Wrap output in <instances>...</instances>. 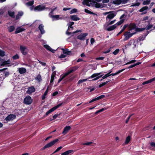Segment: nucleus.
<instances>
[{
  "instance_id": "obj_1",
  "label": "nucleus",
  "mask_w": 155,
  "mask_h": 155,
  "mask_svg": "<svg viewBox=\"0 0 155 155\" xmlns=\"http://www.w3.org/2000/svg\"><path fill=\"white\" fill-rule=\"evenodd\" d=\"M73 27L71 25V26H70V25H69L68 28V29L66 31V34L68 35H73L74 34H76V33L79 32H81L82 31L81 30H77L73 32H70L68 31L70 30V28L73 29Z\"/></svg>"
},
{
  "instance_id": "obj_2",
  "label": "nucleus",
  "mask_w": 155,
  "mask_h": 155,
  "mask_svg": "<svg viewBox=\"0 0 155 155\" xmlns=\"http://www.w3.org/2000/svg\"><path fill=\"white\" fill-rule=\"evenodd\" d=\"M137 43V39H131L129 43V45L131 46L132 48H134L136 47Z\"/></svg>"
},
{
  "instance_id": "obj_3",
  "label": "nucleus",
  "mask_w": 155,
  "mask_h": 155,
  "mask_svg": "<svg viewBox=\"0 0 155 155\" xmlns=\"http://www.w3.org/2000/svg\"><path fill=\"white\" fill-rule=\"evenodd\" d=\"M46 8L45 6L42 5H40L34 8L35 11H38L39 12L44 10Z\"/></svg>"
},
{
  "instance_id": "obj_4",
  "label": "nucleus",
  "mask_w": 155,
  "mask_h": 155,
  "mask_svg": "<svg viewBox=\"0 0 155 155\" xmlns=\"http://www.w3.org/2000/svg\"><path fill=\"white\" fill-rule=\"evenodd\" d=\"M32 100L30 96H27L24 99V102L26 104H30L31 103Z\"/></svg>"
},
{
  "instance_id": "obj_5",
  "label": "nucleus",
  "mask_w": 155,
  "mask_h": 155,
  "mask_svg": "<svg viewBox=\"0 0 155 155\" xmlns=\"http://www.w3.org/2000/svg\"><path fill=\"white\" fill-rule=\"evenodd\" d=\"M20 50L21 53L23 55H26L28 52L27 48L25 46L21 45L20 46Z\"/></svg>"
},
{
  "instance_id": "obj_6",
  "label": "nucleus",
  "mask_w": 155,
  "mask_h": 155,
  "mask_svg": "<svg viewBox=\"0 0 155 155\" xmlns=\"http://www.w3.org/2000/svg\"><path fill=\"white\" fill-rule=\"evenodd\" d=\"M16 118L15 115L13 114H10L7 117L5 120L7 122L12 121Z\"/></svg>"
},
{
  "instance_id": "obj_7",
  "label": "nucleus",
  "mask_w": 155,
  "mask_h": 155,
  "mask_svg": "<svg viewBox=\"0 0 155 155\" xmlns=\"http://www.w3.org/2000/svg\"><path fill=\"white\" fill-rule=\"evenodd\" d=\"M62 104V103L60 104L57 106L54 107L52 108L51 109H50L48 111H47L46 113V116L48 115L50 113H51L52 112L54 111L56 109L58 108L59 107H60L61 106V105Z\"/></svg>"
},
{
  "instance_id": "obj_8",
  "label": "nucleus",
  "mask_w": 155,
  "mask_h": 155,
  "mask_svg": "<svg viewBox=\"0 0 155 155\" xmlns=\"http://www.w3.org/2000/svg\"><path fill=\"white\" fill-rule=\"evenodd\" d=\"M44 47L48 51H51L53 53H54L56 50L53 49L48 45L43 44Z\"/></svg>"
},
{
  "instance_id": "obj_9",
  "label": "nucleus",
  "mask_w": 155,
  "mask_h": 155,
  "mask_svg": "<svg viewBox=\"0 0 155 155\" xmlns=\"http://www.w3.org/2000/svg\"><path fill=\"white\" fill-rule=\"evenodd\" d=\"M35 89L33 86L29 87L28 88V90L26 93L29 94H31L32 93L35 92Z\"/></svg>"
},
{
  "instance_id": "obj_10",
  "label": "nucleus",
  "mask_w": 155,
  "mask_h": 155,
  "mask_svg": "<svg viewBox=\"0 0 155 155\" xmlns=\"http://www.w3.org/2000/svg\"><path fill=\"white\" fill-rule=\"evenodd\" d=\"M115 16V15L114 13H112L109 14L106 17V20L107 21L110 22L111 19H113Z\"/></svg>"
},
{
  "instance_id": "obj_11",
  "label": "nucleus",
  "mask_w": 155,
  "mask_h": 155,
  "mask_svg": "<svg viewBox=\"0 0 155 155\" xmlns=\"http://www.w3.org/2000/svg\"><path fill=\"white\" fill-rule=\"evenodd\" d=\"M135 33H130V31H127L125 32L124 34V35L125 37V39H129Z\"/></svg>"
},
{
  "instance_id": "obj_12",
  "label": "nucleus",
  "mask_w": 155,
  "mask_h": 155,
  "mask_svg": "<svg viewBox=\"0 0 155 155\" xmlns=\"http://www.w3.org/2000/svg\"><path fill=\"white\" fill-rule=\"evenodd\" d=\"M148 7L147 6H145L142 8L140 9L139 11L140 12H142V13L141 14V15H144L146 14L147 13V11H145L146 10L148 9Z\"/></svg>"
},
{
  "instance_id": "obj_13",
  "label": "nucleus",
  "mask_w": 155,
  "mask_h": 155,
  "mask_svg": "<svg viewBox=\"0 0 155 155\" xmlns=\"http://www.w3.org/2000/svg\"><path fill=\"white\" fill-rule=\"evenodd\" d=\"M58 140H59L58 139H56L53 140V141H51L49 143L47 144H46V145L48 148L52 146L56 142H58Z\"/></svg>"
},
{
  "instance_id": "obj_14",
  "label": "nucleus",
  "mask_w": 155,
  "mask_h": 155,
  "mask_svg": "<svg viewBox=\"0 0 155 155\" xmlns=\"http://www.w3.org/2000/svg\"><path fill=\"white\" fill-rule=\"evenodd\" d=\"M44 26L42 24H41L39 25L38 26V29L41 32V34H44L45 32V31L44 29Z\"/></svg>"
},
{
  "instance_id": "obj_15",
  "label": "nucleus",
  "mask_w": 155,
  "mask_h": 155,
  "mask_svg": "<svg viewBox=\"0 0 155 155\" xmlns=\"http://www.w3.org/2000/svg\"><path fill=\"white\" fill-rule=\"evenodd\" d=\"M71 127L70 126H66L64 128L62 134L64 135L66 134L68 131L70 130Z\"/></svg>"
},
{
  "instance_id": "obj_16",
  "label": "nucleus",
  "mask_w": 155,
  "mask_h": 155,
  "mask_svg": "<svg viewBox=\"0 0 155 155\" xmlns=\"http://www.w3.org/2000/svg\"><path fill=\"white\" fill-rule=\"evenodd\" d=\"M92 2L94 3L95 7L96 8H103L104 7L102 5H101L100 3H98L94 1H93Z\"/></svg>"
},
{
  "instance_id": "obj_17",
  "label": "nucleus",
  "mask_w": 155,
  "mask_h": 155,
  "mask_svg": "<svg viewBox=\"0 0 155 155\" xmlns=\"http://www.w3.org/2000/svg\"><path fill=\"white\" fill-rule=\"evenodd\" d=\"M70 18L71 20L74 21H77L79 20L80 18H79L77 17L76 15H74L70 16Z\"/></svg>"
},
{
  "instance_id": "obj_18",
  "label": "nucleus",
  "mask_w": 155,
  "mask_h": 155,
  "mask_svg": "<svg viewBox=\"0 0 155 155\" xmlns=\"http://www.w3.org/2000/svg\"><path fill=\"white\" fill-rule=\"evenodd\" d=\"M25 30V29L22 28H21V27H19L17 28L15 31V34H18L19 33L24 31Z\"/></svg>"
},
{
  "instance_id": "obj_19",
  "label": "nucleus",
  "mask_w": 155,
  "mask_h": 155,
  "mask_svg": "<svg viewBox=\"0 0 155 155\" xmlns=\"http://www.w3.org/2000/svg\"><path fill=\"white\" fill-rule=\"evenodd\" d=\"M88 35L87 33H82L78 36L77 39H84L85 37Z\"/></svg>"
},
{
  "instance_id": "obj_20",
  "label": "nucleus",
  "mask_w": 155,
  "mask_h": 155,
  "mask_svg": "<svg viewBox=\"0 0 155 155\" xmlns=\"http://www.w3.org/2000/svg\"><path fill=\"white\" fill-rule=\"evenodd\" d=\"M18 71L20 74H23L25 73L26 71V69L23 68H19L18 69Z\"/></svg>"
},
{
  "instance_id": "obj_21",
  "label": "nucleus",
  "mask_w": 155,
  "mask_h": 155,
  "mask_svg": "<svg viewBox=\"0 0 155 155\" xmlns=\"http://www.w3.org/2000/svg\"><path fill=\"white\" fill-rule=\"evenodd\" d=\"M10 61L9 60H8L7 61H2V63L0 65V68H1V67L2 66H4L6 64H10Z\"/></svg>"
},
{
  "instance_id": "obj_22",
  "label": "nucleus",
  "mask_w": 155,
  "mask_h": 155,
  "mask_svg": "<svg viewBox=\"0 0 155 155\" xmlns=\"http://www.w3.org/2000/svg\"><path fill=\"white\" fill-rule=\"evenodd\" d=\"M155 81V77L147 81H145L142 84L144 85L146 84H148L152 82L153 81Z\"/></svg>"
},
{
  "instance_id": "obj_23",
  "label": "nucleus",
  "mask_w": 155,
  "mask_h": 155,
  "mask_svg": "<svg viewBox=\"0 0 155 155\" xmlns=\"http://www.w3.org/2000/svg\"><path fill=\"white\" fill-rule=\"evenodd\" d=\"M91 2V0H84L82 2V4L84 5H86L87 6H90L89 2Z\"/></svg>"
},
{
  "instance_id": "obj_24",
  "label": "nucleus",
  "mask_w": 155,
  "mask_h": 155,
  "mask_svg": "<svg viewBox=\"0 0 155 155\" xmlns=\"http://www.w3.org/2000/svg\"><path fill=\"white\" fill-rule=\"evenodd\" d=\"M136 25L135 23H130L129 25V28L130 30L136 29Z\"/></svg>"
},
{
  "instance_id": "obj_25",
  "label": "nucleus",
  "mask_w": 155,
  "mask_h": 155,
  "mask_svg": "<svg viewBox=\"0 0 155 155\" xmlns=\"http://www.w3.org/2000/svg\"><path fill=\"white\" fill-rule=\"evenodd\" d=\"M116 27H116V25L114 24V25H112V26L109 27H108L107 28V30L108 31H111L114 30L115 28H116Z\"/></svg>"
},
{
  "instance_id": "obj_26",
  "label": "nucleus",
  "mask_w": 155,
  "mask_h": 155,
  "mask_svg": "<svg viewBox=\"0 0 155 155\" xmlns=\"http://www.w3.org/2000/svg\"><path fill=\"white\" fill-rule=\"evenodd\" d=\"M78 68V67L77 66H75L72 69H71V70H70L69 71H68V72H67L66 73V74H68V75L70 74L73 71H74L76 70Z\"/></svg>"
},
{
  "instance_id": "obj_27",
  "label": "nucleus",
  "mask_w": 155,
  "mask_h": 155,
  "mask_svg": "<svg viewBox=\"0 0 155 155\" xmlns=\"http://www.w3.org/2000/svg\"><path fill=\"white\" fill-rule=\"evenodd\" d=\"M35 79L38 82H40L42 80L41 75L40 74H38L35 78Z\"/></svg>"
},
{
  "instance_id": "obj_28",
  "label": "nucleus",
  "mask_w": 155,
  "mask_h": 155,
  "mask_svg": "<svg viewBox=\"0 0 155 155\" xmlns=\"http://www.w3.org/2000/svg\"><path fill=\"white\" fill-rule=\"evenodd\" d=\"M116 21V20L114 19L113 21H110V22L107 21L106 22V25L107 26H108L109 25H111L113 24H114L115 22Z\"/></svg>"
},
{
  "instance_id": "obj_29",
  "label": "nucleus",
  "mask_w": 155,
  "mask_h": 155,
  "mask_svg": "<svg viewBox=\"0 0 155 155\" xmlns=\"http://www.w3.org/2000/svg\"><path fill=\"white\" fill-rule=\"evenodd\" d=\"M131 140V137L130 136H128L126 138L125 141L124 143L125 144H127Z\"/></svg>"
},
{
  "instance_id": "obj_30",
  "label": "nucleus",
  "mask_w": 155,
  "mask_h": 155,
  "mask_svg": "<svg viewBox=\"0 0 155 155\" xmlns=\"http://www.w3.org/2000/svg\"><path fill=\"white\" fill-rule=\"evenodd\" d=\"M8 30L9 32H11L15 29V27L14 26H11L8 28Z\"/></svg>"
},
{
  "instance_id": "obj_31",
  "label": "nucleus",
  "mask_w": 155,
  "mask_h": 155,
  "mask_svg": "<svg viewBox=\"0 0 155 155\" xmlns=\"http://www.w3.org/2000/svg\"><path fill=\"white\" fill-rule=\"evenodd\" d=\"M112 3L114 5H119L121 4L120 0H115L113 1Z\"/></svg>"
},
{
  "instance_id": "obj_32",
  "label": "nucleus",
  "mask_w": 155,
  "mask_h": 155,
  "mask_svg": "<svg viewBox=\"0 0 155 155\" xmlns=\"http://www.w3.org/2000/svg\"><path fill=\"white\" fill-rule=\"evenodd\" d=\"M8 14L9 15L13 18H15V12H8Z\"/></svg>"
},
{
  "instance_id": "obj_33",
  "label": "nucleus",
  "mask_w": 155,
  "mask_h": 155,
  "mask_svg": "<svg viewBox=\"0 0 155 155\" xmlns=\"http://www.w3.org/2000/svg\"><path fill=\"white\" fill-rule=\"evenodd\" d=\"M124 19L121 20L119 21L116 24H115V25H116V26L117 27V26H119L122 24L124 22Z\"/></svg>"
},
{
  "instance_id": "obj_34",
  "label": "nucleus",
  "mask_w": 155,
  "mask_h": 155,
  "mask_svg": "<svg viewBox=\"0 0 155 155\" xmlns=\"http://www.w3.org/2000/svg\"><path fill=\"white\" fill-rule=\"evenodd\" d=\"M56 74V71H54L53 72V74H52L51 77L50 83H52L53 82V80H54V77Z\"/></svg>"
},
{
  "instance_id": "obj_35",
  "label": "nucleus",
  "mask_w": 155,
  "mask_h": 155,
  "mask_svg": "<svg viewBox=\"0 0 155 155\" xmlns=\"http://www.w3.org/2000/svg\"><path fill=\"white\" fill-rule=\"evenodd\" d=\"M125 70V69H122L121 70H120L118 71L117 72H116L115 73H112L111 74H110V75H112V76H115L116 75L122 72L123 71H124Z\"/></svg>"
},
{
  "instance_id": "obj_36",
  "label": "nucleus",
  "mask_w": 155,
  "mask_h": 155,
  "mask_svg": "<svg viewBox=\"0 0 155 155\" xmlns=\"http://www.w3.org/2000/svg\"><path fill=\"white\" fill-rule=\"evenodd\" d=\"M84 12H85L87 13L88 14L97 15V14H96L94 13L93 12H91V11L86 9H85Z\"/></svg>"
},
{
  "instance_id": "obj_37",
  "label": "nucleus",
  "mask_w": 155,
  "mask_h": 155,
  "mask_svg": "<svg viewBox=\"0 0 155 155\" xmlns=\"http://www.w3.org/2000/svg\"><path fill=\"white\" fill-rule=\"evenodd\" d=\"M73 152L72 150H69L62 153L61 155H68Z\"/></svg>"
},
{
  "instance_id": "obj_38",
  "label": "nucleus",
  "mask_w": 155,
  "mask_h": 155,
  "mask_svg": "<svg viewBox=\"0 0 155 155\" xmlns=\"http://www.w3.org/2000/svg\"><path fill=\"white\" fill-rule=\"evenodd\" d=\"M141 62H139L137 63H136L134 64L130 65V66H129L128 67V68H133V67H135V66H136L137 65H139V64H141Z\"/></svg>"
},
{
  "instance_id": "obj_39",
  "label": "nucleus",
  "mask_w": 155,
  "mask_h": 155,
  "mask_svg": "<svg viewBox=\"0 0 155 155\" xmlns=\"http://www.w3.org/2000/svg\"><path fill=\"white\" fill-rule=\"evenodd\" d=\"M51 18H55L56 20H58L61 18H59V15H51Z\"/></svg>"
},
{
  "instance_id": "obj_40",
  "label": "nucleus",
  "mask_w": 155,
  "mask_h": 155,
  "mask_svg": "<svg viewBox=\"0 0 155 155\" xmlns=\"http://www.w3.org/2000/svg\"><path fill=\"white\" fill-rule=\"evenodd\" d=\"M145 29V28H136L135 30L136 32L142 31Z\"/></svg>"
},
{
  "instance_id": "obj_41",
  "label": "nucleus",
  "mask_w": 155,
  "mask_h": 155,
  "mask_svg": "<svg viewBox=\"0 0 155 155\" xmlns=\"http://www.w3.org/2000/svg\"><path fill=\"white\" fill-rule=\"evenodd\" d=\"M68 75V74H66V73H65L62 76V77L59 79L58 83H60L63 79L65 77H66Z\"/></svg>"
},
{
  "instance_id": "obj_42",
  "label": "nucleus",
  "mask_w": 155,
  "mask_h": 155,
  "mask_svg": "<svg viewBox=\"0 0 155 155\" xmlns=\"http://www.w3.org/2000/svg\"><path fill=\"white\" fill-rule=\"evenodd\" d=\"M101 74V73H99L94 74L91 76V78H94L96 77L97 76L99 75H100Z\"/></svg>"
},
{
  "instance_id": "obj_43",
  "label": "nucleus",
  "mask_w": 155,
  "mask_h": 155,
  "mask_svg": "<svg viewBox=\"0 0 155 155\" xmlns=\"http://www.w3.org/2000/svg\"><path fill=\"white\" fill-rule=\"evenodd\" d=\"M34 3V1H29L27 3H26V5L29 6H32L33 5Z\"/></svg>"
},
{
  "instance_id": "obj_44",
  "label": "nucleus",
  "mask_w": 155,
  "mask_h": 155,
  "mask_svg": "<svg viewBox=\"0 0 155 155\" xmlns=\"http://www.w3.org/2000/svg\"><path fill=\"white\" fill-rule=\"evenodd\" d=\"M150 0H147L146 1H144L143 2V5H148L150 4Z\"/></svg>"
},
{
  "instance_id": "obj_45",
  "label": "nucleus",
  "mask_w": 155,
  "mask_h": 155,
  "mask_svg": "<svg viewBox=\"0 0 155 155\" xmlns=\"http://www.w3.org/2000/svg\"><path fill=\"white\" fill-rule=\"evenodd\" d=\"M77 12V10L76 8L72 9L70 12V14H72V13H75Z\"/></svg>"
},
{
  "instance_id": "obj_46",
  "label": "nucleus",
  "mask_w": 155,
  "mask_h": 155,
  "mask_svg": "<svg viewBox=\"0 0 155 155\" xmlns=\"http://www.w3.org/2000/svg\"><path fill=\"white\" fill-rule=\"evenodd\" d=\"M106 110V109L105 108H103L101 109H100L98 111H97L96 112H95V114H97L100 112H102L104 110Z\"/></svg>"
},
{
  "instance_id": "obj_47",
  "label": "nucleus",
  "mask_w": 155,
  "mask_h": 155,
  "mask_svg": "<svg viewBox=\"0 0 155 155\" xmlns=\"http://www.w3.org/2000/svg\"><path fill=\"white\" fill-rule=\"evenodd\" d=\"M5 55V52L4 51L0 49V56L2 57H3Z\"/></svg>"
},
{
  "instance_id": "obj_48",
  "label": "nucleus",
  "mask_w": 155,
  "mask_h": 155,
  "mask_svg": "<svg viewBox=\"0 0 155 155\" xmlns=\"http://www.w3.org/2000/svg\"><path fill=\"white\" fill-rule=\"evenodd\" d=\"M104 97H105V96L104 95H101V96H99L97 98H96V100L97 101L98 100H100L102 98H104Z\"/></svg>"
},
{
  "instance_id": "obj_49",
  "label": "nucleus",
  "mask_w": 155,
  "mask_h": 155,
  "mask_svg": "<svg viewBox=\"0 0 155 155\" xmlns=\"http://www.w3.org/2000/svg\"><path fill=\"white\" fill-rule=\"evenodd\" d=\"M110 81L109 80V81H107L106 82L102 83V84H100L99 85V87H102L103 86L105 85L106 84H107L108 82Z\"/></svg>"
},
{
  "instance_id": "obj_50",
  "label": "nucleus",
  "mask_w": 155,
  "mask_h": 155,
  "mask_svg": "<svg viewBox=\"0 0 155 155\" xmlns=\"http://www.w3.org/2000/svg\"><path fill=\"white\" fill-rule=\"evenodd\" d=\"M87 80V79H84L82 80H80L79 81L78 83V84H81L84 82L85 81Z\"/></svg>"
},
{
  "instance_id": "obj_51",
  "label": "nucleus",
  "mask_w": 155,
  "mask_h": 155,
  "mask_svg": "<svg viewBox=\"0 0 155 155\" xmlns=\"http://www.w3.org/2000/svg\"><path fill=\"white\" fill-rule=\"evenodd\" d=\"M12 58L14 60H16L19 58V56L18 54H16L12 57Z\"/></svg>"
},
{
  "instance_id": "obj_52",
  "label": "nucleus",
  "mask_w": 155,
  "mask_h": 155,
  "mask_svg": "<svg viewBox=\"0 0 155 155\" xmlns=\"http://www.w3.org/2000/svg\"><path fill=\"white\" fill-rule=\"evenodd\" d=\"M136 61V60H132L130 61H129V62L126 63L125 64V65H127V64H130L134 63Z\"/></svg>"
},
{
  "instance_id": "obj_53",
  "label": "nucleus",
  "mask_w": 155,
  "mask_h": 155,
  "mask_svg": "<svg viewBox=\"0 0 155 155\" xmlns=\"http://www.w3.org/2000/svg\"><path fill=\"white\" fill-rule=\"evenodd\" d=\"M119 49H116L113 52V54L115 55H117L118 53L119 52Z\"/></svg>"
},
{
  "instance_id": "obj_54",
  "label": "nucleus",
  "mask_w": 155,
  "mask_h": 155,
  "mask_svg": "<svg viewBox=\"0 0 155 155\" xmlns=\"http://www.w3.org/2000/svg\"><path fill=\"white\" fill-rule=\"evenodd\" d=\"M121 4H125L129 0H120Z\"/></svg>"
},
{
  "instance_id": "obj_55",
  "label": "nucleus",
  "mask_w": 155,
  "mask_h": 155,
  "mask_svg": "<svg viewBox=\"0 0 155 155\" xmlns=\"http://www.w3.org/2000/svg\"><path fill=\"white\" fill-rule=\"evenodd\" d=\"M110 76V74H106L103 77H102L103 79H104L105 78H106L108 77H109Z\"/></svg>"
},
{
  "instance_id": "obj_56",
  "label": "nucleus",
  "mask_w": 155,
  "mask_h": 155,
  "mask_svg": "<svg viewBox=\"0 0 155 155\" xmlns=\"http://www.w3.org/2000/svg\"><path fill=\"white\" fill-rule=\"evenodd\" d=\"M153 26L152 25L150 24L148 25L147 27V30H149L150 28H151Z\"/></svg>"
},
{
  "instance_id": "obj_57",
  "label": "nucleus",
  "mask_w": 155,
  "mask_h": 155,
  "mask_svg": "<svg viewBox=\"0 0 155 155\" xmlns=\"http://www.w3.org/2000/svg\"><path fill=\"white\" fill-rule=\"evenodd\" d=\"M61 50L63 51V53L64 54H66L68 49H64V48H62Z\"/></svg>"
},
{
  "instance_id": "obj_58",
  "label": "nucleus",
  "mask_w": 155,
  "mask_h": 155,
  "mask_svg": "<svg viewBox=\"0 0 155 155\" xmlns=\"http://www.w3.org/2000/svg\"><path fill=\"white\" fill-rule=\"evenodd\" d=\"M110 50H111L110 48H109L108 50H107L106 51H104L103 52V53H104V54L108 53L110 51Z\"/></svg>"
},
{
  "instance_id": "obj_59",
  "label": "nucleus",
  "mask_w": 155,
  "mask_h": 155,
  "mask_svg": "<svg viewBox=\"0 0 155 155\" xmlns=\"http://www.w3.org/2000/svg\"><path fill=\"white\" fill-rule=\"evenodd\" d=\"M128 26V25L126 24L124 25L123 28L122 29V31H124V30L126 29V28Z\"/></svg>"
},
{
  "instance_id": "obj_60",
  "label": "nucleus",
  "mask_w": 155,
  "mask_h": 155,
  "mask_svg": "<svg viewBox=\"0 0 155 155\" xmlns=\"http://www.w3.org/2000/svg\"><path fill=\"white\" fill-rule=\"evenodd\" d=\"M23 14V12L22 11H19L18 12V15L20 17L22 16Z\"/></svg>"
},
{
  "instance_id": "obj_61",
  "label": "nucleus",
  "mask_w": 155,
  "mask_h": 155,
  "mask_svg": "<svg viewBox=\"0 0 155 155\" xmlns=\"http://www.w3.org/2000/svg\"><path fill=\"white\" fill-rule=\"evenodd\" d=\"M92 142H88L83 143L82 144L83 145H91V144H92Z\"/></svg>"
},
{
  "instance_id": "obj_62",
  "label": "nucleus",
  "mask_w": 155,
  "mask_h": 155,
  "mask_svg": "<svg viewBox=\"0 0 155 155\" xmlns=\"http://www.w3.org/2000/svg\"><path fill=\"white\" fill-rule=\"evenodd\" d=\"M47 94L46 92H45L44 94L42 96V99L44 100L45 98V96L47 95Z\"/></svg>"
},
{
  "instance_id": "obj_63",
  "label": "nucleus",
  "mask_w": 155,
  "mask_h": 155,
  "mask_svg": "<svg viewBox=\"0 0 155 155\" xmlns=\"http://www.w3.org/2000/svg\"><path fill=\"white\" fill-rule=\"evenodd\" d=\"M66 56V55L64 54H61L59 57V58H65Z\"/></svg>"
},
{
  "instance_id": "obj_64",
  "label": "nucleus",
  "mask_w": 155,
  "mask_h": 155,
  "mask_svg": "<svg viewBox=\"0 0 155 155\" xmlns=\"http://www.w3.org/2000/svg\"><path fill=\"white\" fill-rule=\"evenodd\" d=\"M4 74H5V78H4L6 77H8L9 74V72H5L4 73Z\"/></svg>"
}]
</instances>
